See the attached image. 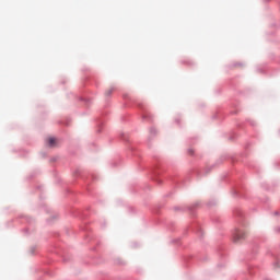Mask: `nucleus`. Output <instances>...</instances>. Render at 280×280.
I'll return each mask as SVG.
<instances>
[{
  "instance_id": "nucleus-1",
  "label": "nucleus",
  "mask_w": 280,
  "mask_h": 280,
  "mask_svg": "<svg viewBox=\"0 0 280 280\" xmlns=\"http://www.w3.org/2000/svg\"><path fill=\"white\" fill-rule=\"evenodd\" d=\"M233 240L235 243L243 242V240H246V232L236 230V232L234 233Z\"/></svg>"
},
{
  "instance_id": "nucleus-2",
  "label": "nucleus",
  "mask_w": 280,
  "mask_h": 280,
  "mask_svg": "<svg viewBox=\"0 0 280 280\" xmlns=\"http://www.w3.org/2000/svg\"><path fill=\"white\" fill-rule=\"evenodd\" d=\"M47 145L49 148H56V145H58V140L56 138H48L47 139Z\"/></svg>"
},
{
  "instance_id": "nucleus-3",
  "label": "nucleus",
  "mask_w": 280,
  "mask_h": 280,
  "mask_svg": "<svg viewBox=\"0 0 280 280\" xmlns=\"http://www.w3.org/2000/svg\"><path fill=\"white\" fill-rule=\"evenodd\" d=\"M110 93H113V90L107 91V92H106V95H110Z\"/></svg>"
}]
</instances>
